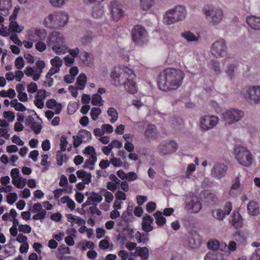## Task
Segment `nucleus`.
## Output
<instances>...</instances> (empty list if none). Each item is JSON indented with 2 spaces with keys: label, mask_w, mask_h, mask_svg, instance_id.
I'll use <instances>...</instances> for the list:
<instances>
[{
  "label": "nucleus",
  "mask_w": 260,
  "mask_h": 260,
  "mask_svg": "<svg viewBox=\"0 0 260 260\" xmlns=\"http://www.w3.org/2000/svg\"><path fill=\"white\" fill-rule=\"evenodd\" d=\"M108 115L111 117L110 122L112 123L115 122L118 119V113L114 108H109L107 110Z\"/></svg>",
  "instance_id": "de8ad7c7"
},
{
  "label": "nucleus",
  "mask_w": 260,
  "mask_h": 260,
  "mask_svg": "<svg viewBox=\"0 0 260 260\" xmlns=\"http://www.w3.org/2000/svg\"><path fill=\"white\" fill-rule=\"evenodd\" d=\"M105 12V7L102 5H98L93 8L91 14L93 18H100L104 15Z\"/></svg>",
  "instance_id": "473e14b6"
},
{
  "label": "nucleus",
  "mask_w": 260,
  "mask_h": 260,
  "mask_svg": "<svg viewBox=\"0 0 260 260\" xmlns=\"http://www.w3.org/2000/svg\"><path fill=\"white\" fill-rule=\"evenodd\" d=\"M208 67L216 75H218L221 73L220 62L217 59H212L210 60L208 63Z\"/></svg>",
  "instance_id": "393cba45"
},
{
  "label": "nucleus",
  "mask_w": 260,
  "mask_h": 260,
  "mask_svg": "<svg viewBox=\"0 0 260 260\" xmlns=\"http://www.w3.org/2000/svg\"><path fill=\"white\" fill-rule=\"evenodd\" d=\"M79 58L86 66H89L91 63V55L87 52H83L79 54Z\"/></svg>",
  "instance_id": "4c0bfd02"
},
{
  "label": "nucleus",
  "mask_w": 260,
  "mask_h": 260,
  "mask_svg": "<svg viewBox=\"0 0 260 260\" xmlns=\"http://www.w3.org/2000/svg\"><path fill=\"white\" fill-rule=\"evenodd\" d=\"M66 217L68 221L71 222L72 224H73V223H76L79 225H80L85 223L84 220L79 216L74 215L72 214H67Z\"/></svg>",
  "instance_id": "e433bc0d"
},
{
  "label": "nucleus",
  "mask_w": 260,
  "mask_h": 260,
  "mask_svg": "<svg viewBox=\"0 0 260 260\" xmlns=\"http://www.w3.org/2000/svg\"><path fill=\"white\" fill-rule=\"evenodd\" d=\"M51 64L52 66L60 69V68L62 65V60L58 56H55L50 60Z\"/></svg>",
  "instance_id": "5fc2aeb1"
},
{
  "label": "nucleus",
  "mask_w": 260,
  "mask_h": 260,
  "mask_svg": "<svg viewBox=\"0 0 260 260\" xmlns=\"http://www.w3.org/2000/svg\"><path fill=\"white\" fill-rule=\"evenodd\" d=\"M241 94L250 104L255 105L260 103V86L247 87L241 91Z\"/></svg>",
  "instance_id": "0eeeda50"
},
{
  "label": "nucleus",
  "mask_w": 260,
  "mask_h": 260,
  "mask_svg": "<svg viewBox=\"0 0 260 260\" xmlns=\"http://www.w3.org/2000/svg\"><path fill=\"white\" fill-rule=\"evenodd\" d=\"M92 37L91 34H87L84 35L80 40L82 44L86 45L91 42Z\"/></svg>",
  "instance_id": "774afa93"
},
{
  "label": "nucleus",
  "mask_w": 260,
  "mask_h": 260,
  "mask_svg": "<svg viewBox=\"0 0 260 260\" xmlns=\"http://www.w3.org/2000/svg\"><path fill=\"white\" fill-rule=\"evenodd\" d=\"M3 116L8 122H12L14 120L15 116L14 113L12 111H5L3 113Z\"/></svg>",
  "instance_id": "69168bd1"
},
{
  "label": "nucleus",
  "mask_w": 260,
  "mask_h": 260,
  "mask_svg": "<svg viewBox=\"0 0 260 260\" xmlns=\"http://www.w3.org/2000/svg\"><path fill=\"white\" fill-rule=\"evenodd\" d=\"M47 44L56 54H64L67 52L68 46L64 36L58 31H53L47 37Z\"/></svg>",
  "instance_id": "7ed1b4c3"
},
{
  "label": "nucleus",
  "mask_w": 260,
  "mask_h": 260,
  "mask_svg": "<svg viewBox=\"0 0 260 260\" xmlns=\"http://www.w3.org/2000/svg\"><path fill=\"white\" fill-rule=\"evenodd\" d=\"M18 230L19 232L28 234L30 233L31 228L28 224H20L19 225Z\"/></svg>",
  "instance_id": "338daca9"
},
{
  "label": "nucleus",
  "mask_w": 260,
  "mask_h": 260,
  "mask_svg": "<svg viewBox=\"0 0 260 260\" xmlns=\"http://www.w3.org/2000/svg\"><path fill=\"white\" fill-rule=\"evenodd\" d=\"M154 216L156 219V223L159 226L164 225L166 222V219L162 215V213L161 211H157L154 214Z\"/></svg>",
  "instance_id": "79ce46f5"
},
{
  "label": "nucleus",
  "mask_w": 260,
  "mask_h": 260,
  "mask_svg": "<svg viewBox=\"0 0 260 260\" xmlns=\"http://www.w3.org/2000/svg\"><path fill=\"white\" fill-rule=\"evenodd\" d=\"M238 70V64L234 62H230L226 66L225 73L227 77L232 80L236 76Z\"/></svg>",
  "instance_id": "b1692460"
},
{
  "label": "nucleus",
  "mask_w": 260,
  "mask_h": 260,
  "mask_svg": "<svg viewBox=\"0 0 260 260\" xmlns=\"http://www.w3.org/2000/svg\"><path fill=\"white\" fill-rule=\"evenodd\" d=\"M247 24L252 29L260 30V17L253 15L248 16L246 18Z\"/></svg>",
  "instance_id": "5701e85b"
},
{
  "label": "nucleus",
  "mask_w": 260,
  "mask_h": 260,
  "mask_svg": "<svg viewBox=\"0 0 260 260\" xmlns=\"http://www.w3.org/2000/svg\"><path fill=\"white\" fill-rule=\"evenodd\" d=\"M89 197L94 205L100 203L103 200V197L101 195L94 192H90Z\"/></svg>",
  "instance_id": "09e8293b"
},
{
  "label": "nucleus",
  "mask_w": 260,
  "mask_h": 260,
  "mask_svg": "<svg viewBox=\"0 0 260 260\" xmlns=\"http://www.w3.org/2000/svg\"><path fill=\"white\" fill-rule=\"evenodd\" d=\"M42 41L43 40L37 41V42L35 44V48L36 50L40 52H43L47 48L46 44Z\"/></svg>",
  "instance_id": "bf43d9fd"
},
{
  "label": "nucleus",
  "mask_w": 260,
  "mask_h": 260,
  "mask_svg": "<svg viewBox=\"0 0 260 260\" xmlns=\"http://www.w3.org/2000/svg\"><path fill=\"white\" fill-rule=\"evenodd\" d=\"M241 189L240 175L235 178L234 183L231 185L229 191L230 196L232 197H236L240 194Z\"/></svg>",
  "instance_id": "412c9836"
},
{
  "label": "nucleus",
  "mask_w": 260,
  "mask_h": 260,
  "mask_svg": "<svg viewBox=\"0 0 260 260\" xmlns=\"http://www.w3.org/2000/svg\"><path fill=\"white\" fill-rule=\"evenodd\" d=\"M244 112L238 109L231 108L226 109L220 115L221 119L226 125H231L241 120Z\"/></svg>",
  "instance_id": "20e7f679"
},
{
  "label": "nucleus",
  "mask_w": 260,
  "mask_h": 260,
  "mask_svg": "<svg viewBox=\"0 0 260 260\" xmlns=\"http://www.w3.org/2000/svg\"><path fill=\"white\" fill-rule=\"evenodd\" d=\"M123 73V78H125L124 86L125 90L131 94H135L138 91L136 82L134 81L136 75L134 71L127 67H123L122 69Z\"/></svg>",
  "instance_id": "39448f33"
},
{
  "label": "nucleus",
  "mask_w": 260,
  "mask_h": 260,
  "mask_svg": "<svg viewBox=\"0 0 260 260\" xmlns=\"http://www.w3.org/2000/svg\"><path fill=\"white\" fill-rule=\"evenodd\" d=\"M219 122L218 116L211 115H205L200 118L199 127L201 130L208 131L215 127Z\"/></svg>",
  "instance_id": "9d476101"
},
{
  "label": "nucleus",
  "mask_w": 260,
  "mask_h": 260,
  "mask_svg": "<svg viewBox=\"0 0 260 260\" xmlns=\"http://www.w3.org/2000/svg\"><path fill=\"white\" fill-rule=\"evenodd\" d=\"M47 36V30L43 28L34 27L26 30V38L28 40L35 42L44 40Z\"/></svg>",
  "instance_id": "f8f14e48"
},
{
  "label": "nucleus",
  "mask_w": 260,
  "mask_h": 260,
  "mask_svg": "<svg viewBox=\"0 0 260 260\" xmlns=\"http://www.w3.org/2000/svg\"><path fill=\"white\" fill-rule=\"evenodd\" d=\"M134 255L140 257L142 260H147L149 257V252L147 248L138 246L136 247Z\"/></svg>",
  "instance_id": "c85d7f7f"
},
{
  "label": "nucleus",
  "mask_w": 260,
  "mask_h": 260,
  "mask_svg": "<svg viewBox=\"0 0 260 260\" xmlns=\"http://www.w3.org/2000/svg\"><path fill=\"white\" fill-rule=\"evenodd\" d=\"M60 201L63 204H67V206L73 211L75 208V203L73 200L70 199L68 196H64L61 198Z\"/></svg>",
  "instance_id": "c03bdc74"
},
{
  "label": "nucleus",
  "mask_w": 260,
  "mask_h": 260,
  "mask_svg": "<svg viewBox=\"0 0 260 260\" xmlns=\"http://www.w3.org/2000/svg\"><path fill=\"white\" fill-rule=\"evenodd\" d=\"M121 218L127 224L133 222L135 219L132 212V210L128 211V208L122 213Z\"/></svg>",
  "instance_id": "f704fd0d"
},
{
  "label": "nucleus",
  "mask_w": 260,
  "mask_h": 260,
  "mask_svg": "<svg viewBox=\"0 0 260 260\" xmlns=\"http://www.w3.org/2000/svg\"><path fill=\"white\" fill-rule=\"evenodd\" d=\"M11 7L10 0H0V13L2 15H7Z\"/></svg>",
  "instance_id": "7c9ffc66"
},
{
  "label": "nucleus",
  "mask_w": 260,
  "mask_h": 260,
  "mask_svg": "<svg viewBox=\"0 0 260 260\" xmlns=\"http://www.w3.org/2000/svg\"><path fill=\"white\" fill-rule=\"evenodd\" d=\"M177 148V144L172 140L161 143L159 145L157 150L160 155H166L175 152Z\"/></svg>",
  "instance_id": "2eb2a0df"
},
{
  "label": "nucleus",
  "mask_w": 260,
  "mask_h": 260,
  "mask_svg": "<svg viewBox=\"0 0 260 260\" xmlns=\"http://www.w3.org/2000/svg\"><path fill=\"white\" fill-rule=\"evenodd\" d=\"M169 11L177 21L183 19L186 15L185 9L181 6H177Z\"/></svg>",
  "instance_id": "4be33fe9"
},
{
  "label": "nucleus",
  "mask_w": 260,
  "mask_h": 260,
  "mask_svg": "<svg viewBox=\"0 0 260 260\" xmlns=\"http://www.w3.org/2000/svg\"><path fill=\"white\" fill-rule=\"evenodd\" d=\"M247 210L250 215L257 216L259 213V205L256 202L251 201L247 205Z\"/></svg>",
  "instance_id": "bb28decb"
},
{
  "label": "nucleus",
  "mask_w": 260,
  "mask_h": 260,
  "mask_svg": "<svg viewBox=\"0 0 260 260\" xmlns=\"http://www.w3.org/2000/svg\"><path fill=\"white\" fill-rule=\"evenodd\" d=\"M11 105L18 111L23 112L26 110V107L21 103H19L16 99H13L11 102Z\"/></svg>",
  "instance_id": "a18cd8bd"
},
{
  "label": "nucleus",
  "mask_w": 260,
  "mask_h": 260,
  "mask_svg": "<svg viewBox=\"0 0 260 260\" xmlns=\"http://www.w3.org/2000/svg\"><path fill=\"white\" fill-rule=\"evenodd\" d=\"M211 55L216 58L225 57L228 54V47L226 41L220 39L213 42L210 48Z\"/></svg>",
  "instance_id": "6e6552de"
},
{
  "label": "nucleus",
  "mask_w": 260,
  "mask_h": 260,
  "mask_svg": "<svg viewBox=\"0 0 260 260\" xmlns=\"http://www.w3.org/2000/svg\"><path fill=\"white\" fill-rule=\"evenodd\" d=\"M177 21L170 11H168L166 13L163 18V22L166 24H172Z\"/></svg>",
  "instance_id": "a19ab883"
},
{
  "label": "nucleus",
  "mask_w": 260,
  "mask_h": 260,
  "mask_svg": "<svg viewBox=\"0 0 260 260\" xmlns=\"http://www.w3.org/2000/svg\"><path fill=\"white\" fill-rule=\"evenodd\" d=\"M142 9L144 11L149 10L154 5L155 0H140Z\"/></svg>",
  "instance_id": "49530a36"
},
{
  "label": "nucleus",
  "mask_w": 260,
  "mask_h": 260,
  "mask_svg": "<svg viewBox=\"0 0 260 260\" xmlns=\"http://www.w3.org/2000/svg\"><path fill=\"white\" fill-rule=\"evenodd\" d=\"M103 101L102 97L99 94H95L92 95L91 104L94 106L103 105Z\"/></svg>",
  "instance_id": "864d4df0"
},
{
  "label": "nucleus",
  "mask_w": 260,
  "mask_h": 260,
  "mask_svg": "<svg viewBox=\"0 0 260 260\" xmlns=\"http://www.w3.org/2000/svg\"><path fill=\"white\" fill-rule=\"evenodd\" d=\"M153 218L149 215L145 214L142 218V228L144 231L149 232L153 230Z\"/></svg>",
  "instance_id": "aec40b11"
},
{
  "label": "nucleus",
  "mask_w": 260,
  "mask_h": 260,
  "mask_svg": "<svg viewBox=\"0 0 260 260\" xmlns=\"http://www.w3.org/2000/svg\"><path fill=\"white\" fill-rule=\"evenodd\" d=\"M87 81V78L84 74H80L77 78L76 82L77 89L83 90Z\"/></svg>",
  "instance_id": "c9c22d12"
},
{
  "label": "nucleus",
  "mask_w": 260,
  "mask_h": 260,
  "mask_svg": "<svg viewBox=\"0 0 260 260\" xmlns=\"http://www.w3.org/2000/svg\"><path fill=\"white\" fill-rule=\"evenodd\" d=\"M46 214L47 212L45 209L41 210L40 212H38L37 214L33 216L32 219L34 220H40L41 222H42L45 219Z\"/></svg>",
  "instance_id": "13d9d810"
},
{
  "label": "nucleus",
  "mask_w": 260,
  "mask_h": 260,
  "mask_svg": "<svg viewBox=\"0 0 260 260\" xmlns=\"http://www.w3.org/2000/svg\"><path fill=\"white\" fill-rule=\"evenodd\" d=\"M204 260H224V256L220 253L208 252L205 255Z\"/></svg>",
  "instance_id": "ea45409f"
},
{
  "label": "nucleus",
  "mask_w": 260,
  "mask_h": 260,
  "mask_svg": "<svg viewBox=\"0 0 260 260\" xmlns=\"http://www.w3.org/2000/svg\"><path fill=\"white\" fill-rule=\"evenodd\" d=\"M228 167L223 163H217L211 169V176L216 179L224 177L227 172Z\"/></svg>",
  "instance_id": "f3484780"
},
{
  "label": "nucleus",
  "mask_w": 260,
  "mask_h": 260,
  "mask_svg": "<svg viewBox=\"0 0 260 260\" xmlns=\"http://www.w3.org/2000/svg\"><path fill=\"white\" fill-rule=\"evenodd\" d=\"M90 116L93 120H96L99 115L101 113V110L99 108H92L90 111Z\"/></svg>",
  "instance_id": "052dcab7"
},
{
  "label": "nucleus",
  "mask_w": 260,
  "mask_h": 260,
  "mask_svg": "<svg viewBox=\"0 0 260 260\" xmlns=\"http://www.w3.org/2000/svg\"><path fill=\"white\" fill-rule=\"evenodd\" d=\"M196 170V165L190 164L188 165L184 174L185 178H189L193 172Z\"/></svg>",
  "instance_id": "603ef678"
},
{
  "label": "nucleus",
  "mask_w": 260,
  "mask_h": 260,
  "mask_svg": "<svg viewBox=\"0 0 260 260\" xmlns=\"http://www.w3.org/2000/svg\"><path fill=\"white\" fill-rule=\"evenodd\" d=\"M201 209V204L197 196L192 197L191 200L186 204L185 209L191 210L194 213L199 212Z\"/></svg>",
  "instance_id": "6ab92c4d"
},
{
  "label": "nucleus",
  "mask_w": 260,
  "mask_h": 260,
  "mask_svg": "<svg viewBox=\"0 0 260 260\" xmlns=\"http://www.w3.org/2000/svg\"><path fill=\"white\" fill-rule=\"evenodd\" d=\"M65 1L66 0H49V2L53 7L59 8L64 5Z\"/></svg>",
  "instance_id": "e2e57ef3"
},
{
  "label": "nucleus",
  "mask_w": 260,
  "mask_h": 260,
  "mask_svg": "<svg viewBox=\"0 0 260 260\" xmlns=\"http://www.w3.org/2000/svg\"><path fill=\"white\" fill-rule=\"evenodd\" d=\"M78 134L85 142L89 141L91 138V134L90 132L85 129H81L79 131Z\"/></svg>",
  "instance_id": "6e6d98bb"
},
{
  "label": "nucleus",
  "mask_w": 260,
  "mask_h": 260,
  "mask_svg": "<svg viewBox=\"0 0 260 260\" xmlns=\"http://www.w3.org/2000/svg\"><path fill=\"white\" fill-rule=\"evenodd\" d=\"M24 73L27 77H32L33 80L35 81H38L41 77L38 71L30 66H28L25 68Z\"/></svg>",
  "instance_id": "cd10ccee"
},
{
  "label": "nucleus",
  "mask_w": 260,
  "mask_h": 260,
  "mask_svg": "<svg viewBox=\"0 0 260 260\" xmlns=\"http://www.w3.org/2000/svg\"><path fill=\"white\" fill-rule=\"evenodd\" d=\"M123 67H122L120 70H121V74H120L119 73L117 72L116 71H113L111 72L110 74V77L112 78V80H113L115 82H118V83H120V78L121 76H123V73L122 70V69Z\"/></svg>",
  "instance_id": "4d7b16f0"
},
{
  "label": "nucleus",
  "mask_w": 260,
  "mask_h": 260,
  "mask_svg": "<svg viewBox=\"0 0 260 260\" xmlns=\"http://www.w3.org/2000/svg\"><path fill=\"white\" fill-rule=\"evenodd\" d=\"M14 63L16 68L18 70L22 69L25 66L24 60L21 56H19L16 58Z\"/></svg>",
  "instance_id": "680f3d73"
},
{
  "label": "nucleus",
  "mask_w": 260,
  "mask_h": 260,
  "mask_svg": "<svg viewBox=\"0 0 260 260\" xmlns=\"http://www.w3.org/2000/svg\"><path fill=\"white\" fill-rule=\"evenodd\" d=\"M180 35L188 42L198 41L199 39L198 36L194 35L189 31L182 32L181 33Z\"/></svg>",
  "instance_id": "72a5a7b5"
},
{
  "label": "nucleus",
  "mask_w": 260,
  "mask_h": 260,
  "mask_svg": "<svg viewBox=\"0 0 260 260\" xmlns=\"http://www.w3.org/2000/svg\"><path fill=\"white\" fill-rule=\"evenodd\" d=\"M202 241L201 236L194 231L189 233L187 242L188 246L191 248H197L200 247Z\"/></svg>",
  "instance_id": "a211bd4d"
},
{
  "label": "nucleus",
  "mask_w": 260,
  "mask_h": 260,
  "mask_svg": "<svg viewBox=\"0 0 260 260\" xmlns=\"http://www.w3.org/2000/svg\"><path fill=\"white\" fill-rule=\"evenodd\" d=\"M110 16L113 20L117 21L124 15L122 6L116 0H111L109 4Z\"/></svg>",
  "instance_id": "ddd939ff"
},
{
  "label": "nucleus",
  "mask_w": 260,
  "mask_h": 260,
  "mask_svg": "<svg viewBox=\"0 0 260 260\" xmlns=\"http://www.w3.org/2000/svg\"><path fill=\"white\" fill-rule=\"evenodd\" d=\"M7 202L10 205L13 204L18 199V196L16 193H9L7 196Z\"/></svg>",
  "instance_id": "0e129e2a"
},
{
  "label": "nucleus",
  "mask_w": 260,
  "mask_h": 260,
  "mask_svg": "<svg viewBox=\"0 0 260 260\" xmlns=\"http://www.w3.org/2000/svg\"><path fill=\"white\" fill-rule=\"evenodd\" d=\"M132 37L134 41L139 45H143L148 42V34L145 29L136 25L132 30Z\"/></svg>",
  "instance_id": "9b49d317"
},
{
  "label": "nucleus",
  "mask_w": 260,
  "mask_h": 260,
  "mask_svg": "<svg viewBox=\"0 0 260 260\" xmlns=\"http://www.w3.org/2000/svg\"><path fill=\"white\" fill-rule=\"evenodd\" d=\"M208 249L216 251L219 248V242L217 240H209L207 243Z\"/></svg>",
  "instance_id": "3c124183"
},
{
  "label": "nucleus",
  "mask_w": 260,
  "mask_h": 260,
  "mask_svg": "<svg viewBox=\"0 0 260 260\" xmlns=\"http://www.w3.org/2000/svg\"><path fill=\"white\" fill-rule=\"evenodd\" d=\"M94 247V244L90 241H82L80 242L77 245L78 248L84 251L86 250L87 249H93Z\"/></svg>",
  "instance_id": "58836bf2"
},
{
  "label": "nucleus",
  "mask_w": 260,
  "mask_h": 260,
  "mask_svg": "<svg viewBox=\"0 0 260 260\" xmlns=\"http://www.w3.org/2000/svg\"><path fill=\"white\" fill-rule=\"evenodd\" d=\"M231 223L236 229L242 226L243 218L239 212L235 211L233 212Z\"/></svg>",
  "instance_id": "c756f323"
},
{
  "label": "nucleus",
  "mask_w": 260,
  "mask_h": 260,
  "mask_svg": "<svg viewBox=\"0 0 260 260\" xmlns=\"http://www.w3.org/2000/svg\"><path fill=\"white\" fill-rule=\"evenodd\" d=\"M76 174L78 178L82 179L87 184L91 182L92 176L90 173H87L83 170H80L77 171Z\"/></svg>",
  "instance_id": "2f4dec72"
},
{
  "label": "nucleus",
  "mask_w": 260,
  "mask_h": 260,
  "mask_svg": "<svg viewBox=\"0 0 260 260\" xmlns=\"http://www.w3.org/2000/svg\"><path fill=\"white\" fill-rule=\"evenodd\" d=\"M10 21L9 28L12 32L19 33L23 30V26L19 25L15 21Z\"/></svg>",
  "instance_id": "37998d69"
},
{
  "label": "nucleus",
  "mask_w": 260,
  "mask_h": 260,
  "mask_svg": "<svg viewBox=\"0 0 260 260\" xmlns=\"http://www.w3.org/2000/svg\"><path fill=\"white\" fill-rule=\"evenodd\" d=\"M232 210V204L226 202L223 207V209H214L212 210L211 213L213 217L219 221H222L225 217L230 214Z\"/></svg>",
  "instance_id": "dca6fc26"
},
{
  "label": "nucleus",
  "mask_w": 260,
  "mask_h": 260,
  "mask_svg": "<svg viewBox=\"0 0 260 260\" xmlns=\"http://www.w3.org/2000/svg\"><path fill=\"white\" fill-rule=\"evenodd\" d=\"M234 154L238 162L245 167L250 166L252 162V158L250 151L246 148L238 146L234 149Z\"/></svg>",
  "instance_id": "1a4fd4ad"
},
{
  "label": "nucleus",
  "mask_w": 260,
  "mask_h": 260,
  "mask_svg": "<svg viewBox=\"0 0 260 260\" xmlns=\"http://www.w3.org/2000/svg\"><path fill=\"white\" fill-rule=\"evenodd\" d=\"M69 17V14L65 11L54 12L44 18L43 24L48 28L60 29L67 24Z\"/></svg>",
  "instance_id": "f03ea898"
},
{
  "label": "nucleus",
  "mask_w": 260,
  "mask_h": 260,
  "mask_svg": "<svg viewBox=\"0 0 260 260\" xmlns=\"http://www.w3.org/2000/svg\"><path fill=\"white\" fill-rule=\"evenodd\" d=\"M157 135V129L154 125L150 124H148L145 131L144 136L148 139H154Z\"/></svg>",
  "instance_id": "a878e982"
},
{
  "label": "nucleus",
  "mask_w": 260,
  "mask_h": 260,
  "mask_svg": "<svg viewBox=\"0 0 260 260\" xmlns=\"http://www.w3.org/2000/svg\"><path fill=\"white\" fill-rule=\"evenodd\" d=\"M184 77L185 74L182 70L177 68H167L159 75L158 87L165 91L176 90L182 84Z\"/></svg>",
  "instance_id": "f257e3e1"
},
{
  "label": "nucleus",
  "mask_w": 260,
  "mask_h": 260,
  "mask_svg": "<svg viewBox=\"0 0 260 260\" xmlns=\"http://www.w3.org/2000/svg\"><path fill=\"white\" fill-rule=\"evenodd\" d=\"M204 13L209 23L211 25L218 24L222 20V10L217 7H208L204 10Z\"/></svg>",
  "instance_id": "423d86ee"
},
{
  "label": "nucleus",
  "mask_w": 260,
  "mask_h": 260,
  "mask_svg": "<svg viewBox=\"0 0 260 260\" xmlns=\"http://www.w3.org/2000/svg\"><path fill=\"white\" fill-rule=\"evenodd\" d=\"M83 153L85 156H88V158L86 160L84 168H87L92 170L94 169V165L97 161L95 149L90 146L86 147L83 150Z\"/></svg>",
  "instance_id": "4468645a"
},
{
  "label": "nucleus",
  "mask_w": 260,
  "mask_h": 260,
  "mask_svg": "<svg viewBox=\"0 0 260 260\" xmlns=\"http://www.w3.org/2000/svg\"><path fill=\"white\" fill-rule=\"evenodd\" d=\"M16 95V92L14 89L10 88L7 91L1 90L0 91V96L2 97H9L11 99H13Z\"/></svg>",
  "instance_id": "8fccbe9b"
}]
</instances>
